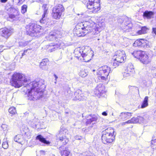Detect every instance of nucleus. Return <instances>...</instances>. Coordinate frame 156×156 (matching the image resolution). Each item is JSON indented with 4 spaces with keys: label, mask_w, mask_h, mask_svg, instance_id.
<instances>
[{
    "label": "nucleus",
    "mask_w": 156,
    "mask_h": 156,
    "mask_svg": "<svg viewBox=\"0 0 156 156\" xmlns=\"http://www.w3.org/2000/svg\"><path fill=\"white\" fill-rule=\"evenodd\" d=\"M24 1L23 0H19V2L18 3V4L19 5L22 4Z\"/></svg>",
    "instance_id": "51"
},
{
    "label": "nucleus",
    "mask_w": 156,
    "mask_h": 156,
    "mask_svg": "<svg viewBox=\"0 0 156 156\" xmlns=\"http://www.w3.org/2000/svg\"><path fill=\"white\" fill-rule=\"evenodd\" d=\"M123 78L126 79L132 76L127 73L124 72L123 74Z\"/></svg>",
    "instance_id": "42"
},
{
    "label": "nucleus",
    "mask_w": 156,
    "mask_h": 156,
    "mask_svg": "<svg viewBox=\"0 0 156 156\" xmlns=\"http://www.w3.org/2000/svg\"><path fill=\"white\" fill-rule=\"evenodd\" d=\"M74 53L78 59L85 62L90 60L94 55L93 51L88 46L77 48L75 49Z\"/></svg>",
    "instance_id": "2"
},
{
    "label": "nucleus",
    "mask_w": 156,
    "mask_h": 156,
    "mask_svg": "<svg viewBox=\"0 0 156 156\" xmlns=\"http://www.w3.org/2000/svg\"><path fill=\"white\" fill-rule=\"evenodd\" d=\"M87 75V73L84 70H82L79 73V75L82 77H85Z\"/></svg>",
    "instance_id": "36"
},
{
    "label": "nucleus",
    "mask_w": 156,
    "mask_h": 156,
    "mask_svg": "<svg viewBox=\"0 0 156 156\" xmlns=\"http://www.w3.org/2000/svg\"><path fill=\"white\" fill-rule=\"evenodd\" d=\"M148 116L144 115L143 117L140 116H138V119L139 123H146L148 121Z\"/></svg>",
    "instance_id": "24"
},
{
    "label": "nucleus",
    "mask_w": 156,
    "mask_h": 156,
    "mask_svg": "<svg viewBox=\"0 0 156 156\" xmlns=\"http://www.w3.org/2000/svg\"><path fill=\"white\" fill-rule=\"evenodd\" d=\"M8 142L6 141V139H4V141L2 144V147L5 149H6L8 147Z\"/></svg>",
    "instance_id": "34"
},
{
    "label": "nucleus",
    "mask_w": 156,
    "mask_h": 156,
    "mask_svg": "<svg viewBox=\"0 0 156 156\" xmlns=\"http://www.w3.org/2000/svg\"><path fill=\"white\" fill-rule=\"evenodd\" d=\"M9 112L12 114H15L16 112L15 108L13 107H11L9 109Z\"/></svg>",
    "instance_id": "35"
},
{
    "label": "nucleus",
    "mask_w": 156,
    "mask_h": 156,
    "mask_svg": "<svg viewBox=\"0 0 156 156\" xmlns=\"http://www.w3.org/2000/svg\"><path fill=\"white\" fill-rule=\"evenodd\" d=\"M61 37V35L60 34V32L55 30L50 32L46 37L48 40L53 41L56 40L57 38L58 39V38H60Z\"/></svg>",
    "instance_id": "13"
},
{
    "label": "nucleus",
    "mask_w": 156,
    "mask_h": 156,
    "mask_svg": "<svg viewBox=\"0 0 156 156\" xmlns=\"http://www.w3.org/2000/svg\"><path fill=\"white\" fill-rule=\"evenodd\" d=\"M125 72L129 73L132 76H133V74L134 73L135 71L133 66L131 63H130L128 64Z\"/></svg>",
    "instance_id": "21"
},
{
    "label": "nucleus",
    "mask_w": 156,
    "mask_h": 156,
    "mask_svg": "<svg viewBox=\"0 0 156 156\" xmlns=\"http://www.w3.org/2000/svg\"><path fill=\"white\" fill-rule=\"evenodd\" d=\"M70 112L69 111H65V113L66 114H69L70 113Z\"/></svg>",
    "instance_id": "55"
},
{
    "label": "nucleus",
    "mask_w": 156,
    "mask_h": 156,
    "mask_svg": "<svg viewBox=\"0 0 156 156\" xmlns=\"http://www.w3.org/2000/svg\"><path fill=\"white\" fill-rule=\"evenodd\" d=\"M153 15V13L151 11H145L144 13L143 16L147 19H150Z\"/></svg>",
    "instance_id": "30"
},
{
    "label": "nucleus",
    "mask_w": 156,
    "mask_h": 156,
    "mask_svg": "<svg viewBox=\"0 0 156 156\" xmlns=\"http://www.w3.org/2000/svg\"><path fill=\"white\" fill-rule=\"evenodd\" d=\"M156 142V132L155 133L154 136L152 138V140L151 141V144H153V143Z\"/></svg>",
    "instance_id": "44"
},
{
    "label": "nucleus",
    "mask_w": 156,
    "mask_h": 156,
    "mask_svg": "<svg viewBox=\"0 0 156 156\" xmlns=\"http://www.w3.org/2000/svg\"><path fill=\"white\" fill-rule=\"evenodd\" d=\"M47 14H43L42 15V18L40 20V22L41 25H43L44 24H47L49 20H50L46 17Z\"/></svg>",
    "instance_id": "25"
},
{
    "label": "nucleus",
    "mask_w": 156,
    "mask_h": 156,
    "mask_svg": "<svg viewBox=\"0 0 156 156\" xmlns=\"http://www.w3.org/2000/svg\"><path fill=\"white\" fill-rule=\"evenodd\" d=\"M80 156H93V155L90 152L88 151L83 153Z\"/></svg>",
    "instance_id": "33"
},
{
    "label": "nucleus",
    "mask_w": 156,
    "mask_h": 156,
    "mask_svg": "<svg viewBox=\"0 0 156 156\" xmlns=\"http://www.w3.org/2000/svg\"><path fill=\"white\" fill-rule=\"evenodd\" d=\"M1 127L2 130L6 132L8 129L7 125L5 124H2Z\"/></svg>",
    "instance_id": "39"
},
{
    "label": "nucleus",
    "mask_w": 156,
    "mask_h": 156,
    "mask_svg": "<svg viewBox=\"0 0 156 156\" xmlns=\"http://www.w3.org/2000/svg\"><path fill=\"white\" fill-rule=\"evenodd\" d=\"M87 7L88 9H93L96 12L100 9V0H88Z\"/></svg>",
    "instance_id": "8"
},
{
    "label": "nucleus",
    "mask_w": 156,
    "mask_h": 156,
    "mask_svg": "<svg viewBox=\"0 0 156 156\" xmlns=\"http://www.w3.org/2000/svg\"><path fill=\"white\" fill-rule=\"evenodd\" d=\"M147 30V28L146 27H143L141 28V30L138 32V33L139 34H145L146 33Z\"/></svg>",
    "instance_id": "32"
},
{
    "label": "nucleus",
    "mask_w": 156,
    "mask_h": 156,
    "mask_svg": "<svg viewBox=\"0 0 156 156\" xmlns=\"http://www.w3.org/2000/svg\"><path fill=\"white\" fill-rule=\"evenodd\" d=\"M133 46L146 48H149V45L148 41L144 39H140L136 40L133 43Z\"/></svg>",
    "instance_id": "11"
},
{
    "label": "nucleus",
    "mask_w": 156,
    "mask_h": 156,
    "mask_svg": "<svg viewBox=\"0 0 156 156\" xmlns=\"http://www.w3.org/2000/svg\"><path fill=\"white\" fill-rule=\"evenodd\" d=\"M38 119H37L34 117L33 120H30L29 123L32 127L34 128L36 127L37 126V123L38 122Z\"/></svg>",
    "instance_id": "29"
},
{
    "label": "nucleus",
    "mask_w": 156,
    "mask_h": 156,
    "mask_svg": "<svg viewBox=\"0 0 156 156\" xmlns=\"http://www.w3.org/2000/svg\"><path fill=\"white\" fill-rule=\"evenodd\" d=\"M152 33L155 34L156 35V27H153L152 28Z\"/></svg>",
    "instance_id": "48"
},
{
    "label": "nucleus",
    "mask_w": 156,
    "mask_h": 156,
    "mask_svg": "<svg viewBox=\"0 0 156 156\" xmlns=\"http://www.w3.org/2000/svg\"><path fill=\"white\" fill-rule=\"evenodd\" d=\"M79 25H78V24L76 26V27L77 28H78L79 27Z\"/></svg>",
    "instance_id": "57"
},
{
    "label": "nucleus",
    "mask_w": 156,
    "mask_h": 156,
    "mask_svg": "<svg viewBox=\"0 0 156 156\" xmlns=\"http://www.w3.org/2000/svg\"><path fill=\"white\" fill-rule=\"evenodd\" d=\"M27 45V44L25 42H20L19 43V45L22 47H24Z\"/></svg>",
    "instance_id": "45"
},
{
    "label": "nucleus",
    "mask_w": 156,
    "mask_h": 156,
    "mask_svg": "<svg viewBox=\"0 0 156 156\" xmlns=\"http://www.w3.org/2000/svg\"><path fill=\"white\" fill-rule=\"evenodd\" d=\"M155 6H156V4L155 5Z\"/></svg>",
    "instance_id": "63"
},
{
    "label": "nucleus",
    "mask_w": 156,
    "mask_h": 156,
    "mask_svg": "<svg viewBox=\"0 0 156 156\" xmlns=\"http://www.w3.org/2000/svg\"><path fill=\"white\" fill-rule=\"evenodd\" d=\"M132 122L133 121H132V119H131L130 120H129L125 122V123H127V124L133 123V122Z\"/></svg>",
    "instance_id": "47"
},
{
    "label": "nucleus",
    "mask_w": 156,
    "mask_h": 156,
    "mask_svg": "<svg viewBox=\"0 0 156 156\" xmlns=\"http://www.w3.org/2000/svg\"><path fill=\"white\" fill-rule=\"evenodd\" d=\"M62 131H60V136L58 138V139L59 140L62 142V144L63 145H65L69 141V140L68 138H67L66 136L62 135V136H60L61 134H62Z\"/></svg>",
    "instance_id": "22"
},
{
    "label": "nucleus",
    "mask_w": 156,
    "mask_h": 156,
    "mask_svg": "<svg viewBox=\"0 0 156 156\" xmlns=\"http://www.w3.org/2000/svg\"><path fill=\"white\" fill-rule=\"evenodd\" d=\"M48 62V60L47 58L42 60L40 64V68L43 70H47L48 69V66L47 65Z\"/></svg>",
    "instance_id": "20"
},
{
    "label": "nucleus",
    "mask_w": 156,
    "mask_h": 156,
    "mask_svg": "<svg viewBox=\"0 0 156 156\" xmlns=\"http://www.w3.org/2000/svg\"><path fill=\"white\" fill-rule=\"evenodd\" d=\"M112 115H113V113H112Z\"/></svg>",
    "instance_id": "61"
},
{
    "label": "nucleus",
    "mask_w": 156,
    "mask_h": 156,
    "mask_svg": "<svg viewBox=\"0 0 156 156\" xmlns=\"http://www.w3.org/2000/svg\"><path fill=\"white\" fill-rule=\"evenodd\" d=\"M82 138V137L80 136H75V139L76 140H81Z\"/></svg>",
    "instance_id": "49"
},
{
    "label": "nucleus",
    "mask_w": 156,
    "mask_h": 156,
    "mask_svg": "<svg viewBox=\"0 0 156 156\" xmlns=\"http://www.w3.org/2000/svg\"><path fill=\"white\" fill-rule=\"evenodd\" d=\"M9 17L12 19H14L16 17V16L13 14H10L9 15Z\"/></svg>",
    "instance_id": "46"
},
{
    "label": "nucleus",
    "mask_w": 156,
    "mask_h": 156,
    "mask_svg": "<svg viewBox=\"0 0 156 156\" xmlns=\"http://www.w3.org/2000/svg\"><path fill=\"white\" fill-rule=\"evenodd\" d=\"M7 0H0L1 2L2 3H5L7 1Z\"/></svg>",
    "instance_id": "53"
},
{
    "label": "nucleus",
    "mask_w": 156,
    "mask_h": 156,
    "mask_svg": "<svg viewBox=\"0 0 156 156\" xmlns=\"http://www.w3.org/2000/svg\"><path fill=\"white\" fill-rule=\"evenodd\" d=\"M148 96H146L143 101L141 105V108H144L148 106Z\"/></svg>",
    "instance_id": "27"
},
{
    "label": "nucleus",
    "mask_w": 156,
    "mask_h": 156,
    "mask_svg": "<svg viewBox=\"0 0 156 156\" xmlns=\"http://www.w3.org/2000/svg\"><path fill=\"white\" fill-rule=\"evenodd\" d=\"M80 25H82V26H83V23H81L80 24Z\"/></svg>",
    "instance_id": "59"
},
{
    "label": "nucleus",
    "mask_w": 156,
    "mask_h": 156,
    "mask_svg": "<svg viewBox=\"0 0 156 156\" xmlns=\"http://www.w3.org/2000/svg\"><path fill=\"white\" fill-rule=\"evenodd\" d=\"M119 63H119L117 62L116 61H115V60H114V62L111 63V65L112 66V67L114 68H115L119 65Z\"/></svg>",
    "instance_id": "41"
},
{
    "label": "nucleus",
    "mask_w": 156,
    "mask_h": 156,
    "mask_svg": "<svg viewBox=\"0 0 156 156\" xmlns=\"http://www.w3.org/2000/svg\"><path fill=\"white\" fill-rule=\"evenodd\" d=\"M142 54L139 60L143 63L147 64L150 61V56L144 51Z\"/></svg>",
    "instance_id": "17"
},
{
    "label": "nucleus",
    "mask_w": 156,
    "mask_h": 156,
    "mask_svg": "<svg viewBox=\"0 0 156 156\" xmlns=\"http://www.w3.org/2000/svg\"><path fill=\"white\" fill-rule=\"evenodd\" d=\"M23 140L22 136L20 135H16L14 137L15 141L21 144Z\"/></svg>",
    "instance_id": "31"
},
{
    "label": "nucleus",
    "mask_w": 156,
    "mask_h": 156,
    "mask_svg": "<svg viewBox=\"0 0 156 156\" xmlns=\"http://www.w3.org/2000/svg\"><path fill=\"white\" fill-rule=\"evenodd\" d=\"M36 139L40 141L45 144L49 145L50 144V142L47 140L46 139L44 138L41 135H39L37 136L36 137Z\"/></svg>",
    "instance_id": "23"
},
{
    "label": "nucleus",
    "mask_w": 156,
    "mask_h": 156,
    "mask_svg": "<svg viewBox=\"0 0 156 156\" xmlns=\"http://www.w3.org/2000/svg\"><path fill=\"white\" fill-rule=\"evenodd\" d=\"M27 50H25V51H24V53H25L26 52H27Z\"/></svg>",
    "instance_id": "60"
},
{
    "label": "nucleus",
    "mask_w": 156,
    "mask_h": 156,
    "mask_svg": "<svg viewBox=\"0 0 156 156\" xmlns=\"http://www.w3.org/2000/svg\"><path fill=\"white\" fill-rule=\"evenodd\" d=\"M112 72L110 67L104 66L99 68L97 72L98 78L101 81L105 80L109 74Z\"/></svg>",
    "instance_id": "6"
},
{
    "label": "nucleus",
    "mask_w": 156,
    "mask_h": 156,
    "mask_svg": "<svg viewBox=\"0 0 156 156\" xmlns=\"http://www.w3.org/2000/svg\"><path fill=\"white\" fill-rule=\"evenodd\" d=\"M126 124V123H125V122H123V123H122V125H124Z\"/></svg>",
    "instance_id": "58"
},
{
    "label": "nucleus",
    "mask_w": 156,
    "mask_h": 156,
    "mask_svg": "<svg viewBox=\"0 0 156 156\" xmlns=\"http://www.w3.org/2000/svg\"><path fill=\"white\" fill-rule=\"evenodd\" d=\"M104 28V26H101L99 25L97 26L95 28L93 29L89 26L84 27H82L80 30H77L76 34L78 36L81 37L84 36L87 34L90 33L91 34V37L93 38L100 36V32Z\"/></svg>",
    "instance_id": "3"
},
{
    "label": "nucleus",
    "mask_w": 156,
    "mask_h": 156,
    "mask_svg": "<svg viewBox=\"0 0 156 156\" xmlns=\"http://www.w3.org/2000/svg\"><path fill=\"white\" fill-rule=\"evenodd\" d=\"M98 40H99V38H98Z\"/></svg>",
    "instance_id": "62"
},
{
    "label": "nucleus",
    "mask_w": 156,
    "mask_h": 156,
    "mask_svg": "<svg viewBox=\"0 0 156 156\" xmlns=\"http://www.w3.org/2000/svg\"><path fill=\"white\" fill-rule=\"evenodd\" d=\"M114 130L112 127L107 128L102 132V140L105 144L110 143L115 140Z\"/></svg>",
    "instance_id": "5"
},
{
    "label": "nucleus",
    "mask_w": 156,
    "mask_h": 156,
    "mask_svg": "<svg viewBox=\"0 0 156 156\" xmlns=\"http://www.w3.org/2000/svg\"><path fill=\"white\" fill-rule=\"evenodd\" d=\"M102 115L104 116H107V113L106 112H104L102 113Z\"/></svg>",
    "instance_id": "52"
},
{
    "label": "nucleus",
    "mask_w": 156,
    "mask_h": 156,
    "mask_svg": "<svg viewBox=\"0 0 156 156\" xmlns=\"http://www.w3.org/2000/svg\"><path fill=\"white\" fill-rule=\"evenodd\" d=\"M42 7L44 10V14H47V10L48 9V7H47V5L46 4H43Z\"/></svg>",
    "instance_id": "37"
},
{
    "label": "nucleus",
    "mask_w": 156,
    "mask_h": 156,
    "mask_svg": "<svg viewBox=\"0 0 156 156\" xmlns=\"http://www.w3.org/2000/svg\"><path fill=\"white\" fill-rule=\"evenodd\" d=\"M143 52L144 51H135L131 54L135 58L139 59Z\"/></svg>",
    "instance_id": "26"
},
{
    "label": "nucleus",
    "mask_w": 156,
    "mask_h": 156,
    "mask_svg": "<svg viewBox=\"0 0 156 156\" xmlns=\"http://www.w3.org/2000/svg\"><path fill=\"white\" fill-rule=\"evenodd\" d=\"M60 151L62 156H71L70 151L68 150L67 148H65L63 146H61L59 148Z\"/></svg>",
    "instance_id": "18"
},
{
    "label": "nucleus",
    "mask_w": 156,
    "mask_h": 156,
    "mask_svg": "<svg viewBox=\"0 0 156 156\" xmlns=\"http://www.w3.org/2000/svg\"><path fill=\"white\" fill-rule=\"evenodd\" d=\"M128 27H129L128 26L126 25V27H125V28H123V29H126V30H127V28H128Z\"/></svg>",
    "instance_id": "54"
},
{
    "label": "nucleus",
    "mask_w": 156,
    "mask_h": 156,
    "mask_svg": "<svg viewBox=\"0 0 156 156\" xmlns=\"http://www.w3.org/2000/svg\"><path fill=\"white\" fill-rule=\"evenodd\" d=\"M98 118L96 116L94 115L91 118L87 119L86 123L87 124H90L93 122H95L97 121Z\"/></svg>",
    "instance_id": "28"
},
{
    "label": "nucleus",
    "mask_w": 156,
    "mask_h": 156,
    "mask_svg": "<svg viewBox=\"0 0 156 156\" xmlns=\"http://www.w3.org/2000/svg\"><path fill=\"white\" fill-rule=\"evenodd\" d=\"M81 90L78 89L76 90L74 93V100H86L87 97L84 96L83 94L82 93Z\"/></svg>",
    "instance_id": "15"
},
{
    "label": "nucleus",
    "mask_w": 156,
    "mask_h": 156,
    "mask_svg": "<svg viewBox=\"0 0 156 156\" xmlns=\"http://www.w3.org/2000/svg\"><path fill=\"white\" fill-rule=\"evenodd\" d=\"M41 27V26L32 23L27 25L26 28L28 34L31 36H34L40 32Z\"/></svg>",
    "instance_id": "7"
},
{
    "label": "nucleus",
    "mask_w": 156,
    "mask_h": 156,
    "mask_svg": "<svg viewBox=\"0 0 156 156\" xmlns=\"http://www.w3.org/2000/svg\"><path fill=\"white\" fill-rule=\"evenodd\" d=\"M10 30L6 28L0 29V34L7 39L11 35Z\"/></svg>",
    "instance_id": "16"
},
{
    "label": "nucleus",
    "mask_w": 156,
    "mask_h": 156,
    "mask_svg": "<svg viewBox=\"0 0 156 156\" xmlns=\"http://www.w3.org/2000/svg\"><path fill=\"white\" fill-rule=\"evenodd\" d=\"M27 5H23L21 7V12L24 13L27 12Z\"/></svg>",
    "instance_id": "38"
},
{
    "label": "nucleus",
    "mask_w": 156,
    "mask_h": 156,
    "mask_svg": "<svg viewBox=\"0 0 156 156\" xmlns=\"http://www.w3.org/2000/svg\"><path fill=\"white\" fill-rule=\"evenodd\" d=\"M44 82L42 80L38 82L35 81L30 82L24 87L27 89L30 100L35 101L42 97L43 92L41 90L40 91V87L43 85Z\"/></svg>",
    "instance_id": "1"
},
{
    "label": "nucleus",
    "mask_w": 156,
    "mask_h": 156,
    "mask_svg": "<svg viewBox=\"0 0 156 156\" xmlns=\"http://www.w3.org/2000/svg\"><path fill=\"white\" fill-rule=\"evenodd\" d=\"M64 43L61 41H58L57 43L53 44L51 43L48 46L49 50L51 52L55 51L58 48H64L67 46Z\"/></svg>",
    "instance_id": "12"
},
{
    "label": "nucleus",
    "mask_w": 156,
    "mask_h": 156,
    "mask_svg": "<svg viewBox=\"0 0 156 156\" xmlns=\"http://www.w3.org/2000/svg\"><path fill=\"white\" fill-rule=\"evenodd\" d=\"M64 10V9L63 6L62 5L59 4L58 6L53 8L52 13V16L55 19H59Z\"/></svg>",
    "instance_id": "9"
},
{
    "label": "nucleus",
    "mask_w": 156,
    "mask_h": 156,
    "mask_svg": "<svg viewBox=\"0 0 156 156\" xmlns=\"http://www.w3.org/2000/svg\"><path fill=\"white\" fill-rule=\"evenodd\" d=\"M151 73H152V76L151 77H154L156 76V68L153 67L152 68Z\"/></svg>",
    "instance_id": "40"
},
{
    "label": "nucleus",
    "mask_w": 156,
    "mask_h": 156,
    "mask_svg": "<svg viewBox=\"0 0 156 156\" xmlns=\"http://www.w3.org/2000/svg\"><path fill=\"white\" fill-rule=\"evenodd\" d=\"M126 55L124 51L119 50L117 51L113 57V59L119 63H122L126 59Z\"/></svg>",
    "instance_id": "10"
},
{
    "label": "nucleus",
    "mask_w": 156,
    "mask_h": 156,
    "mask_svg": "<svg viewBox=\"0 0 156 156\" xmlns=\"http://www.w3.org/2000/svg\"><path fill=\"white\" fill-rule=\"evenodd\" d=\"M29 77L20 73H14L12 76L11 83L16 88H19L24 85V83L29 81Z\"/></svg>",
    "instance_id": "4"
},
{
    "label": "nucleus",
    "mask_w": 156,
    "mask_h": 156,
    "mask_svg": "<svg viewBox=\"0 0 156 156\" xmlns=\"http://www.w3.org/2000/svg\"><path fill=\"white\" fill-rule=\"evenodd\" d=\"M40 152H41V153H44V151H43V150H41V151H40Z\"/></svg>",
    "instance_id": "56"
},
{
    "label": "nucleus",
    "mask_w": 156,
    "mask_h": 156,
    "mask_svg": "<svg viewBox=\"0 0 156 156\" xmlns=\"http://www.w3.org/2000/svg\"><path fill=\"white\" fill-rule=\"evenodd\" d=\"M105 87L104 85L100 83L96 87L94 93L97 96L99 97L103 95V94L105 93Z\"/></svg>",
    "instance_id": "14"
},
{
    "label": "nucleus",
    "mask_w": 156,
    "mask_h": 156,
    "mask_svg": "<svg viewBox=\"0 0 156 156\" xmlns=\"http://www.w3.org/2000/svg\"><path fill=\"white\" fill-rule=\"evenodd\" d=\"M133 123H136L139 122L138 119V117L136 118L133 117L131 119Z\"/></svg>",
    "instance_id": "43"
},
{
    "label": "nucleus",
    "mask_w": 156,
    "mask_h": 156,
    "mask_svg": "<svg viewBox=\"0 0 156 156\" xmlns=\"http://www.w3.org/2000/svg\"><path fill=\"white\" fill-rule=\"evenodd\" d=\"M132 116V113L129 112H122L119 115V118L123 121L129 119Z\"/></svg>",
    "instance_id": "19"
},
{
    "label": "nucleus",
    "mask_w": 156,
    "mask_h": 156,
    "mask_svg": "<svg viewBox=\"0 0 156 156\" xmlns=\"http://www.w3.org/2000/svg\"><path fill=\"white\" fill-rule=\"evenodd\" d=\"M54 76L55 77V83L56 84V83L57 79H58V77L55 74H54Z\"/></svg>",
    "instance_id": "50"
}]
</instances>
